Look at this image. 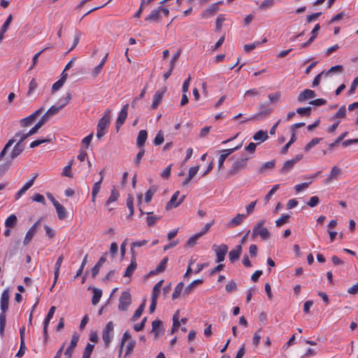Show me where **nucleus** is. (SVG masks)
<instances>
[{"mask_svg": "<svg viewBox=\"0 0 358 358\" xmlns=\"http://www.w3.org/2000/svg\"><path fill=\"white\" fill-rule=\"evenodd\" d=\"M110 110L108 109L105 111L103 117L99 120L97 124L96 137L101 138L108 130L110 122Z\"/></svg>", "mask_w": 358, "mask_h": 358, "instance_id": "f257e3e1", "label": "nucleus"}, {"mask_svg": "<svg viewBox=\"0 0 358 358\" xmlns=\"http://www.w3.org/2000/svg\"><path fill=\"white\" fill-rule=\"evenodd\" d=\"M250 157H241L236 159L229 170V175L236 176L241 171L245 170L248 166V161Z\"/></svg>", "mask_w": 358, "mask_h": 358, "instance_id": "f03ea898", "label": "nucleus"}, {"mask_svg": "<svg viewBox=\"0 0 358 358\" xmlns=\"http://www.w3.org/2000/svg\"><path fill=\"white\" fill-rule=\"evenodd\" d=\"M265 220H260L254 227L252 237L255 238L257 236H259L263 240H267L270 238L271 234L268 229L264 227Z\"/></svg>", "mask_w": 358, "mask_h": 358, "instance_id": "7ed1b4c3", "label": "nucleus"}, {"mask_svg": "<svg viewBox=\"0 0 358 358\" xmlns=\"http://www.w3.org/2000/svg\"><path fill=\"white\" fill-rule=\"evenodd\" d=\"M273 110L268 106V103H262L258 107V113L252 115L251 119H255L257 121H262L268 117Z\"/></svg>", "mask_w": 358, "mask_h": 358, "instance_id": "20e7f679", "label": "nucleus"}, {"mask_svg": "<svg viewBox=\"0 0 358 358\" xmlns=\"http://www.w3.org/2000/svg\"><path fill=\"white\" fill-rule=\"evenodd\" d=\"M71 98H72L71 94L70 92H68L66 94V96L65 97V99L64 100H60L59 101V103H60L59 106H51L46 111L45 113L50 117H51L53 115L57 114L65 106H66L69 103V102L70 101Z\"/></svg>", "mask_w": 358, "mask_h": 358, "instance_id": "39448f33", "label": "nucleus"}, {"mask_svg": "<svg viewBox=\"0 0 358 358\" xmlns=\"http://www.w3.org/2000/svg\"><path fill=\"white\" fill-rule=\"evenodd\" d=\"M228 246L224 243L219 245H213V250L215 251L216 255L215 262L217 263H221L224 261L225 256L228 252Z\"/></svg>", "mask_w": 358, "mask_h": 358, "instance_id": "423d86ee", "label": "nucleus"}, {"mask_svg": "<svg viewBox=\"0 0 358 358\" xmlns=\"http://www.w3.org/2000/svg\"><path fill=\"white\" fill-rule=\"evenodd\" d=\"M9 299H10V291L9 289L7 288L3 290L1 294V299H0V307H1V313L0 316L6 317V312L8 309L9 304Z\"/></svg>", "mask_w": 358, "mask_h": 358, "instance_id": "0eeeda50", "label": "nucleus"}, {"mask_svg": "<svg viewBox=\"0 0 358 358\" xmlns=\"http://www.w3.org/2000/svg\"><path fill=\"white\" fill-rule=\"evenodd\" d=\"M131 303V294L129 292H123L119 299L118 308L126 310Z\"/></svg>", "mask_w": 358, "mask_h": 358, "instance_id": "6e6552de", "label": "nucleus"}, {"mask_svg": "<svg viewBox=\"0 0 358 358\" xmlns=\"http://www.w3.org/2000/svg\"><path fill=\"white\" fill-rule=\"evenodd\" d=\"M166 92V87H163L160 88L159 90H158L155 93V94L153 95V97H152L153 100H152V103L151 106L152 109H156L159 106V105L162 103V99H163L164 95Z\"/></svg>", "mask_w": 358, "mask_h": 358, "instance_id": "1a4fd4ad", "label": "nucleus"}, {"mask_svg": "<svg viewBox=\"0 0 358 358\" xmlns=\"http://www.w3.org/2000/svg\"><path fill=\"white\" fill-rule=\"evenodd\" d=\"M129 104H125L120 112L116 120V129L118 131L122 125L124 123L128 115Z\"/></svg>", "mask_w": 358, "mask_h": 358, "instance_id": "9d476101", "label": "nucleus"}, {"mask_svg": "<svg viewBox=\"0 0 358 358\" xmlns=\"http://www.w3.org/2000/svg\"><path fill=\"white\" fill-rule=\"evenodd\" d=\"M180 195V192H176L171 198V200L168 202L166 206V210H170L173 208L178 207L184 200L185 196H182L179 200H178Z\"/></svg>", "mask_w": 358, "mask_h": 358, "instance_id": "9b49d317", "label": "nucleus"}, {"mask_svg": "<svg viewBox=\"0 0 358 358\" xmlns=\"http://www.w3.org/2000/svg\"><path fill=\"white\" fill-rule=\"evenodd\" d=\"M242 253V245L241 244L237 245L229 252V259L231 263H234L237 261Z\"/></svg>", "mask_w": 358, "mask_h": 358, "instance_id": "f8f14e48", "label": "nucleus"}, {"mask_svg": "<svg viewBox=\"0 0 358 358\" xmlns=\"http://www.w3.org/2000/svg\"><path fill=\"white\" fill-rule=\"evenodd\" d=\"M38 224L39 222L38 221L36 223H34L28 230L23 241L24 245H27L31 241L34 234L36 232Z\"/></svg>", "mask_w": 358, "mask_h": 358, "instance_id": "ddd939ff", "label": "nucleus"}, {"mask_svg": "<svg viewBox=\"0 0 358 358\" xmlns=\"http://www.w3.org/2000/svg\"><path fill=\"white\" fill-rule=\"evenodd\" d=\"M315 96V93L313 90L306 89L305 90H303V92H301L299 94V96L297 97V101L299 102H303L306 100L313 99Z\"/></svg>", "mask_w": 358, "mask_h": 358, "instance_id": "4468645a", "label": "nucleus"}, {"mask_svg": "<svg viewBox=\"0 0 358 358\" xmlns=\"http://www.w3.org/2000/svg\"><path fill=\"white\" fill-rule=\"evenodd\" d=\"M247 217V215L244 214H237L234 217H233L228 223L227 227L229 228H233L238 226L241 224V222Z\"/></svg>", "mask_w": 358, "mask_h": 358, "instance_id": "2eb2a0df", "label": "nucleus"}, {"mask_svg": "<svg viewBox=\"0 0 358 358\" xmlns=\"http://www.w3.org/2000/svg\"><path fill=\"white\" fill-rule=\"evenodd\" d=\"M64 256L63 255H60L56 263H55V272H54V282H53V285L50 289V290L52 289L53 287L55 285V284L57 283V280L59 278V269H60V267H61V265L64 261Z\"/></svg>", "mask_w": 358, "mask_h": 358, "instance_id": "dca6fc26", "label": "nucleus"}, {"mask_svg": "<svg viewBox=\"0 0 358 358\" xmlns=\"http://www.w3.org/2000/svg\"><path fill=\"white\" fill-rule=\"evenodd\" d=\"M162 19V15L160 13V10L159 8L154 9L151 11L150 14L148 15L145 18V21L148 22H159Z\"/></svg>", "mask_w": 358, "mask_h": 358, "instance_id": "f3484780", "label": "nucleus"}, {"mask_svg": "<svg viewBox=\"0 0 358 358\" xmlns=\"http://www.w3.org/2000/svg\"><path fill=\"white\" fill-rule=\"evenodd\" d=\"M148 138V132L146 130L142 129L138 132L137 139H136V145L137 147L141 148L144 145Z\"/></svg>", "mask_w": 358, "mask_h": 358, "instance_id": "a211bd4d", "label": "nucleus"}, {"mask_svg": "<svg viewBox=\"0 0 358 358\" xmlns=\"http://www.w3.org/2000/svg\"><path fill=\"white\" fill-rule=\"evenodd\" d=\"M219 10L218 3H213L210 5L207 9L203 13V16L205 18H208L214 15Z\"/></svg>", "mask_w": 358, "mask_h": 358, "instance_id": "6ab92c4d", "label": "nucleus"}, {"mask_svg": "<svg viewBox=\"0 0 358 358\" xmlns=\"http://www.w3.org/2000/svg\"><path fill=\"white\" fill-rule=\"evenodd\" d=\"M341 173V169L336 166L331 168V172L326 180V183H329L333 180H336L338 176Z\"/></svg>", "mask_w": 358, "mask_h": 358, "instance_id": "aec40b11", "label": "nucleus"}, {"mask_svg": "<svg viewBox=\"0 0 358 358\" xmlns=\"http://www.w3.org/2000/svg\"><path fill=\"white\" fill-rule=\"evenodd\" d=\"M222 154L219 156L218 158V165L217 168L220 171L224 168V163L227 157L231 155V151L227 150V149L221 151Z\"/></svg>", "mask_w": 358, "mask_h": 358, "instance_id": "412c9836", "label": "nucleus"}, {"mask_svg": "<svg viewBox=\"0 0 358 358\" xmlns=\"http://www.w3.org/2000/svg\"><path fill=\"white\" fill-rule=\"evenodd\" d=\"M22 141H18L17 143L14 146L11 153H10V157L12 159L16 158L17 156H19L22 151L24 150V145L21 144Z\"/></svg>", "mask_w": 358, "mask_h": 358, "instance_id": "4be33fe9", "label": "nucleus"}, {"mask_svg": "<svg viewBox=\"0 0 358 358\" xmlns=\"http://www.w3.org/2000/svg\"><path fill=\"white\" fill-rule=\"evenodd\" d=\"M54 206L57 210L58 217L60 220L64 219L66 217V208L59 202H55Z\"/></svg>", "mask_w": 358, "mask_h": 358, "instance_id": "5701e85b", "label": "nucleus"}, {"mask_svg": "<svg viewBox=\"0 0 358 358\" xmlns=\"http://www.w3.org/2000/svg\"><path fill=\"white\" fill-rule=\"evenodd\" d=\"M136 267H137V264L135 261V258L134 259V257H132L131 263L127 266V268L124 273V277H130L133 274L134 271L136 270Z\"/></svg>", "mask_w": 358, "mask_h": 358, "instance_id": "b1692460", "label": "nucleus"}, {"mask_svg": "<svg viewBox=\"0 0 358 358\" xmlns=\"http://www.w3.org/2000/svg\"><path fill=\"white\" fill-rule=\"evenodd\" d=\"M146 213L148 215L146 219L147 224L148 227L153 226L161 218V217H158L154 215L153 212H148Z\"/></svg>", "mask_w": 358, "mask_h": 358, "instance_id": "393cba45", "label": "nucleus"}, {"mask_svg": "<svg viewBox=\"0 0 358 358\" xmlns=\"http://www.w3.org/2000/svg\"><path fill=\"white\" fill-rule=\"evenodd\" d=\"M202 282H203V280L202 279H197V280H195L192 281L189 285H188L185 287V289L184 290L183 294L186 295V296L192 292L194 287L196 285L201 284Z\"/></svg>", "mask_w": 358, "mask_h": 358, "instance_id": "a878e982", "label": "nucleus"}, {"mask_svg": "<svg viewBox=\"0 0 358 358\" xmlns=\"http://www.w3.org/2000/svg\"><path fill=\"white\" fill-rule=\"evenodd\" d=\"M267 42L266 38H264L262 41H255L251 44H245L244 45V50L245 52H250L258 47L260 44Z\"/></svg>", "mask_w": 358, "mask_h": 358, "instance_id": "bb28decb", "label": "nucleus"}, {"mask_svg": "<svg viewBox=\"0 0 358 358\" xmlns=\"http://www.w3.org/2000/svg\"><path fill=\"white\" fill-rule=\"evenodd\" d=\"M275 167V161L271 160L269 162H266L264 163L261 167L259 169L258 172L259 173H263L267 170H271Z\"/></svg>", "mask_w": 358, "mask_h": 358, "instance_id": "cd10ccee", "label": "nucleus"}, {"mask_svg": "<svg viewBox=\"0 0 358 358\" xmlns=\"http://www.w3.org/2000/svg\"><path fill=\"white\" fill-rule=\"evenodd\" d=\"M295 163L294 160H287L284 164L280 170L281 173H287L290 171L294 166Z\"/></svg>", "mask_w": 358, "mask_h": 358, "instance_id": "c85d7f7f", "label": "nucleus"}, {"mask_svg": "<svg viewBox=\"0 0 358 358\" xmlns=\"http://www.w3.org/2000/svg\"><path fill=\"white\" fill-rule=\"evenodd\" d=\"M102 296V291L100 289L98 288H94L93 289V296L92 299V303L93 305H96Z\"/></svg>", "mask_w": 358, "mask_h": 358, "instance_id": "c756f323", "label": "nucleus"}, {"mask_svg": "<svg viewBox=\"0 0 358 358\" xmlns=\"http://www.w3.org/2000/svg\"><path fill=\"white\" fill-rule=\"evenodd\" d=\"M268 138L267 132L259 130L253 136V139L255 141H259L260 142H264Z\"/></svg>", "mask_w": 358, "mask_h": 358, "instance_id": "7c9ffc66", "label": "nucleus"}, {"mask_svg": "<svg viewBox=\"0 0 358 358\" xmlns=\"http://www.w3.org/2000/svg\"><path fill=\"white\" fill-rule=\"evenodd\" d=\"M163 280L159 281L153 287L152 291V299L157 300L158 296L160 293L161 287L163 284Z\"/></svg>", "mask_w": 358, "mask_h": 358, "instance_id": "2f4dec72", "label": "nucleus"}, {"mask_svg": "<svg viewBox=\"0 0 358 358\" xmlns=\"http://www.w3.org/2000/svg\"><path fill=\"white\" fill-rule=\"evenodd\" d=\"M157 187L155 185H152L150 187V188L148 189V191L145 192V201L146 203H149L155 194V193L157 192Z\"/></svg>", "mask_w": 358, "mask_h": 358, "instance_id": "473e14b6", "label": "nucleus"}, {"mask_svg": "<svg viewBox=\"0 0 358 358\" xmlns=\"http://www.w3.org/2000/svg\"><path fill=\"white\" fill-rule=\"evenodd\" d=\"M119 196H120V193H119L118 190L113 188L111 190L110 195L106 203V206H108L110 203L117 201V199L119 198Z\"/></svg>", "mask_w": 358, "mask_h": 358, "instance_id": "72a5a7b5", "label": "nucleus"}, {"mask_svg": "<svg viewBox=\"0 0 358 358\" xmlns=\"http://www.w3.org/2000/svg\"><path fill=\"white\" fill-rule=\"evenodd\" d=\"M322 138H313L303 148L304 151L308 152L311 148L317 145L321 141Z\"/></svg>", "mask_w": 358, "mask_h": 358, "instance_id": "f704fd0d", "label": "nucleus"}, {"mask_svg": "<svg viewBox=\"0 0 358 358\" xmlns=\"http://www.w3.org/2000/svg\"><path fill=\"white\" fill-rule=\"evenodd\" d=\"M346 116V108L345 106L340 107L338 110L333 115L332 120L343 119Z\"/></svg>", "mask_w": 358, "mask_h": 358, "instance_id": "c9c22d12", "label": "nucleus"}, {"mask_svg": "<svg viewBox=\"0 0 358 358\" xmlns=\"http://www.w3.org/2000/svg\"><path fill=\"white\" fill-rule=\"evenodd\" d=\"M183 288H184V283L182 282H180L177 284V285L176 286V287L174 289L173 293L172 294V299L173 300L176 299L177 298L179 297Z\"/></svg>", "mask_w": 358, "mask_h": 358, "instance_id": "e433bc0d", "label": "nucleus"}, {"mask_svg": "<svg viewBox=\"0 0 358 358\" xmlns=\"http://www.w3.org/2000/svg\"><path fill=\"white\" fill-rule=\"evenodd\" d=\"M162 324V322L160 320H156L152 322V332L155 334V337L157 338L159 336V328Z\"/></svg>", "mask_w": 358, "mask_h": 358, "instance_id": "4c0bfd02", "label": "nucleus"}, {"mask_svg": "<svg viewBox=\"0 0 358 358\" xmlns=\"http://www.w3.org/2000/svg\"><path fill=\"white\" fill-rule=\"evenodd\" d=\"M79 338V334L77 332H74V334L72 335L71 341L68 348L74 350L78 345Z\"/></svg>", "mask_w": 358, "mask_h": 358, "instance_id": "58836bf2", "label": "nucleus"}, {"mask_svg": "<svg viewBox=\"0 0 358 358\" xmlns=\"http://www.w3.org/2000/svg\"><path fill=\"white\" fill-rule=\"evenodd\" d=\"M145 306V300H144L142 303V304L136 310L134 315H133V320L136 321L142 315L143 311L144 310Z\"/></svg>", "mask_w": 358, "mask_h": 358, "instance_id": "ea45409f", "label": "nucleus"}, {"mask_svg": "<svg viewBox=\"0 0 358 358\" xmlns=\"http://www.w3.org/2000/svg\"><path fill=\"white\" fill-rule=\"evenodd\" d=\"M94 348V345L93 344L87 343L83 352L82 358H90Z\"/></svg>", "mask_w": 358, "mask_h": 358, "instance_id": "a19ab883", "label": "nucleus"}, {"mask_svg": "<svg viewBox=\"0 0 358 358\" xmlns=\"http://www.w3.org/2000/svg\"><path fill=\"white\" fill-rule=\"evenodd\" d=\"M17 222V217L15 215H10L5 221L6 227H13Z\"/></svg>", "mask_w": 358, "mask_h": 358, "instance_id": "79ce46f5", "label": "nucleus"}, {"mask_svg": "<svg viewBox=\"0 0 358 358\" xmlns=\"http://www.w3.org/2000/svg\"><path fill=\"white\" fill-rule=\"evenodd\" d=\"M201 237L198 233L188 238L186 243V245L189 247H193L197 243L198 239Z\"/></svg>", "mask_w": 358, "mask_h": 358, "instance_id": "37998d69", "label": "nucleus"}, {"mask_svg": "<svg viewBox=\"0 0 358 358\" xmlns=\"http://www.w3.org/2000/svg\"><path fill=\"white\" fill-rule=\"evenodd\" d=\"M100 182H95L93 185L92 190V201L94 203L96 201V197L97 194L100 191Z\"/></svg>", "mask_w": 358, "mask_h": 358, "instance_id": "c03bdc74", "label": "nucleus"}, {"mask_svg": "<svg viewBox=\"0 0 358 358\" xmlns=\"http://www.w3.org/2000/svg\"><path fill=\"white\" fill-rule=\"evenodd\" d=\"M127 206L129 210V217H131L134 215V199L132 196H129L127 199Z\"/></svg>", "mask_w": 358, "mask_h": 358, "instance_id": "a18cd8bd", "label": "nucleus"}, {"mask_svg": "<svg viewBox=\"0 0 358 358\" xmlns=\"http://www.w3.org/2000/svg\"><path fill=\"white\" fill-rule=\"evenodd\" d=\"M164 141V134L162 131H158L155 138H154V144L155 145H160Z\"/></svg>", "mask_w": 358, "mask_h": 358, "instance_id": "49530a36", "label": "nucleus"}, {"mask_svg": "<svg viewBox=\"0 0 358 358\" xmlns=\"http://www.w3.org/2000/svg\"><path fill=\"white\" fill-rule=\"evenodd\" d=\"M168 262V258L164 257L162 259L159 265L157 266L155 269L156 273H161L163 272L165 270V268L166 266V264Z\"/></svg>", "mask_w": 358, "mask_h": 358, "instance_id": "de8ad7c7", "label": "nucleus"}, {"mask_svg": "<svg viewBox=\"0 0 358 358\" xmlns=\"http://www.w3.org/2000/svg\"><path fill=\"white\" fill-rule=\"evenodd\" d=\"M348 132H344L341 134L334 143L329 145V149L332 150L335 146H336L340 142H341L344 138L347 136Z\"/></svg>", "mask_w": 358, "mask_h": 358, "instance_id": "09e8293b", "label": "nucleus"}, {"mask_svg": "<svg viewBox=\"0 0 358 358\" xmlns=\"http://www.w3.org/2000/svg\"><path fill=\"white\" fill-rule=\"evenodd\" d=\"M12 20H13V15L11 14H10L8 16L7 19L6 20V21L4 22V23L3 24V25L1 28V32L7 31L8 27L10 26V23L12 22Z\"/></svg>", "mask_w": 358, "mask_h": 358, "instance_id": "8fccbe9b", "label": "nucleus"}, {"mask_svg": "<svg viewBox=\"0 0 358 358\" xmlns=\"http://www.w3.org/2000/svg\"><path fill=\"white\" fill-rule=\"evenodd\" d=\"M80 37H81V32L79 31H76V32L74 35L72 46L71 47V48L69 49V51L73 50L78 45Z\"/></svg>", "mask_w": 358, "mask_h": 358, "instance_id": "3c124183", "label": "nucleus"}, {"mask_svg": "<svg viewBox=\"0 0 358 358\" xmlns=\"http://www.w3.org/2000/svg\"><path fill=\"white\" fill-rule=\"evenodd\" d=\"M148 243V241L146 240H143V241H135V242H133L131 243V252H132V256L134 257H135V254H134V249L136 247H142V246H144L146 243Z\"/></svg>", "mask_w": 358, "mask_h": 358, "instance_id": "603ef678", "label": "nucleus"}, {"mask_svg": "<svg viewBox=\"0 0 358 358\" xmlns=\"http://www.w3.org/2000/svg\"><path fill=\"white\" fill-rule=\"evenodd\" d=\"M34 121L35 120H33L32 117H31V115H29L28 117L23 118L20 120V124L22 127H25L33 124Z\"/></svg>", "mask_w": 358, "mask_h": 358, "instance_id": "864d4df0", "label": "nucleus"}, {"mask_svg": "<svg viewBox=\"0 0 358 358\" xmlns=\"http://www.w3.org/2000/svg\"><path fill=\"white\" fill-rule=\"evenodd\" d=\"M296 113L301 115L309 116L311 113V108L310 107L298 108L296 109Z\"/></svg>", "mask_w": 358, "mask_h": 358, "instance_id": "5fc2aeb1", "label": "nucleus"}, {"mask_svg": "<svg viewBox=\"0 0 358 358\" xmlns=\"http://www.w3.org/2000/svg\"><path fill=\"white\" fill-rule=\"evenodd\" d=\"M289 216L288 215H282L280 217L275 220V224L277 227H281L285 224L289 219Z\"/></svg>", "mask_w": 358, "mask_h": 358, "instance_id": "6e6d98bb", "label": "nucleus"}, {"mask_svg": "<svg viewBox=\"0 0 358 358\" xmlns=\"http://www.w3.org/2000/svg\"><path fill=\"white\" fill-rule=\"evenodd\" d=\"M37 177H38V174L37 173L34 174V176L32 177V178L30 180H29L28 182H27L22 187V189L26 192L34 185V180H36V178Z\"/></svg>", "mask_w": 358, "mask_h": 358, "instance_id": "4d7b16f0", "label": "nucleus"}, {"mask_svg": "<svg viewBox=\"0 0 358 358\" xmlns=\"http://www.w3.org/2000/svg\"><path fill=\"white\" fill-rule=\"evenodd\" d=\"M15 142V139H10L0 152V159H2L6 153L7 150Z\"/></svg>", "mask_w": 358, "mask_h": 358, "instance_id": "13d9d810", "label": "nucleus"}, {"mask_svg": "<svg viewBox=\"0 0 358 358\" xmlns=\"http://www.w3.org/2000/svg\"><path fill=\"white\" fill-rule=\"evenodd\" d=\"M38 83L35 78H32L29 85L28 95H31L33 92L36 89Z\"/></svg>", "mask_w": 358, "mask_h": 358, "instance_id": "bf43d9fd", "label": "nucleus"}, {"mask_svg": "<svg viewBox=\"0 0 358 358\" xmlns=\"http://www.w3.org/2000/svg\"><path fill=\"white\" fill-rule=\"evenodd\" d=\"M225 20V16L223 14H220L216 19V29L219 30L222 28V24Z\"/></svg>", "mask_w": 358, "mask_h": 358, "instance_id": "052dcab7", "label": "nucleus"}, {"mask_svg": "<svg viewBox=\"0 0 358 358\" xmlns=\"http://www.w3.org/2000/svg\"><path fill=\"white\" fill-rule=\"evenodd\" d=\"M71 166H72V162H71L67 166H66L64 168L63 172H62V176H66V177H69V178H71L72 177Z\"/></svg>", "mask_w": 358, "mask_h": 358, "instance_id": "680f3d73", "label": "nucleus"}, {"mask_svg": "<svg viewBox=\"0 0 358 358\" xmlns=\"http://www.w3.org/2000/svg\"><path fill=\"white\" fill-rule=\"evenodd\" d=\"M312 181L308 182H303L301 184L296 185L294 186V189L297 193L300 192L304 189H306L310 184Z\"/></svg>", "mask_w": 358, "mask_h": 358, "instance_id": "e2e57ef3", "label": "nucleus"}, {"mask_svg": "<svg viewBox=\"0 0 358 358\" xmlns=\"http://www.w3.org/2000/svg\"><path fill=\"white\" fill-rule=\"evenodd\" d=\"M136 345V341L134 340H131L128 344L127 345V351L125 356L129 355L134 350V348Z\"/></svg>", "mask_w": 358, "mask_h": 358, "instance_id": "0e129e2a", "label": "nucleus"}, {"mask_svg": "<svg viewBox=\"0 0 358 358\" xmlns=\"http://www.w3.org/2000/svg\"><path fill=\"white\" fill-rule=\"evenodd\" d=\"M357 85H358V76L356 77L353 80V81L351 84V86L350 87V90H348V95H352L355 93Z\"/></svg>", "mask_w": 358, "mask_h": 358, "instance_id": "69168bd1", "label": "nucleus"}, {"mask_svg": "<svg viewBox=\"0 0 358 358\" xmlns=\"http://www.w3.org/2000/svg\"><path fill=\"white\" fill-rule=\"evenodd\" d=\"M281 96V93L280 92H276L275 93L269 94L268 98L271 102L278 101Z\"/></svg>", "mask_w": 358, "mask_h": 358, "instance_id": "338daca9", "label": "nucleus"}, {"mask_svg": "<svg viewBox=\"0 0 358 358\" xmlns=\"http://www.w3.org/2000/svg\"><path fill=\"white\" fill-rule=\"evenodd\" d=\"M320 203L319 197L317 196H313L310 197L309 201L307 203L308 206L313 208L316 206Z\"/></svg>", "mask_w": 358, "mask_h": 358, "instance_id": "774afa93", "label": "nucleus"}]
</instances>
